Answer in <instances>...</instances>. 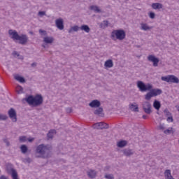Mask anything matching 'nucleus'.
<instances>
[{
	"instance_id": "obj_10",
	"label": "nucleus",
	"mask_w": 179,
	"mask_h": 179,
	"mask_svg": "<svg viewBox=\"0 0 179 179\" xmlns=\"http://www.w3.org/2000/svg\"><path fill=\"white\" fill-rule=\"evenodd\" d=\"M8 115L9 117L12 120L13 122H16V121H17V118L16 117V110H15L13 108H11L8 110Z\"/></svg>"
},
{
	"instance_id": "obj_22",
	"label": "nucleus",
	"mask_w": 179,
	"mask_h": 179,
	"mask_svg": "<svg viewBox=\"0 0 179 179\" xmlns=\"http://www.w3.org/2000/svg\"><path fill=\"white\" fill-rule=\"evenodd\" d=\"M43 41L46 44H52L54 42V38L47 36L44 38Z\"/></svg>"
},
{
	"instance_id": "obj_9",
	"label": "nucleus",
	"mask_w": 179,
	"mask_h": 179,
	"mask_svg": "<svg viewBox=\"0 0 179 179\" xmlns=\"http://www.w3.org/2000/svg\"><path fill=\"white\" fill-rule=\"evenodd\" d=\"M148 61L153 63V66H158L159 59L157 57H155V55H150L148 57Z\"/></svg>"
},
{
	"instance_id": "obj_28",
	"label": "nucleus",
	"mask_w": 179,
	"mask_h": 179,
	"mask_svg": "<svg viewBox=\"0 0 179 179\" xmlns=\"http://www.w3.org/2000/svg\"><path fill=\"white\" fill-rule=\"evenodd\" d=\"M15 80H18V82H20V83H24L26 82V80L23 77L20 76H15Z\"/></svg>"
},
{
	"instance_id": "obj_18",
	"label": "nucleus",
	"mask_w": 179,
	"mask_h": 179,
	"mask_svg": "<svg viewBox=\"0 0 179 179\" xmlns=\"http://www.w3.org/2000/svg\"><path fill=\"white\" fill-rule=\"evenodd\" d=\"M90 10H94L95 13H101V10L97 6H90Z\"/></svg>"
},
{
	"instance_id": "obj_29",
	"label": "nucleus",
	"mask_w": 179,
	"mask_h": 179,
	"mask_svg": "<svg viewBox=\"0 0 179 179\" xmlns=\"http://www.w3.org/2000/svg\"><path fill=\"white\" fill-rule=\"evenodd\" d=\"M20 150L22 153H23V155H25V153H27V150H29V148H27V145H22L20 147Z\"/></svg>"
},
{
	"instance_id": "obj_23",
	"label": "nucleus",
	"mask_w": 179,
	"mask_h": 179,
	"mask_svg": "<svg viewBox=\"0 0 179 179\" xmlns=\"http://www.w3.org/2000/svg\"><path fill=\"white\" fill-rule=\"evenodd\" d=\"M141 30H144V31H148V30H150L152 29V27L148 26V24L141 23Z\"/></svg>"
},
{
	"instance_id": "obj_50",
	"label": "nucleus",
	"mask_w": 179,
	"mask_h": 179,
	"mask_svg": "<svg viewBox=\"0 0 179 179\" xmlns=\"http://www.w3.org/2000/svg\"><path fill=\"white\" fill-rule=\"evenodd\" d=\"M34 141V138H28V141L33 142Z\"/></svg>"
},
{
	"instance_id": "obj_21",
	"label": "nucleus",
	"mask_w": 179,
	"mask_h": 179,
	"mask_svg": "<svg viewBox=\"0 0 179 179\" xmlns=\"http://www.w3.org/2000/svg\"><path fill=\"white\" fill-rule=\"evenodd\" d=\"M80 30L85 31V33H90V27L89 25L83 24L80 27Z\"/></svg>"
},
{
	"instance_id": "obj_51",
	"label": "nucleus",
	"mask_w": 179,
	"mask_h": 179,
	"mask_svg": "<svg viewBox=\"0 0 179 179\" xmlns=\"http://www.w3.org/2000/svg\"><path fill=\"white\" fill-rule=\"evenodd\" d=\"M143 120H146V118H148V116L146 115H143Z\"/></svg>"
},
{
	"instance_id": "obj_25",
	"label": "nucleus",
	"mask_w": 179,
	"mask_h": 179,
	"mask_svg": "<svg viewBox=\"0 0 179 179\" xmlns=\"http://www.w3.org/2000/svg\"><path fill=\"white\" fill-rule=\"evenodd\" d=\"M54 134H56L55 129H51L49 131V132L47 134V136L49 139H52L54 138Z\"/></svg>"
},
{
	"instance_id": "obj_3",
	"label": "nucleus",
	"mask_w": 179,
	"mask_h": 179,
	"mask_svg": "<svg viewBox=\"0 0 179 179\" xmlns=\"http://www.w3.org/2000/svg\"><path fill=\"white\" fill-rule=\"evenodd\" d=\"M8 34L11 36V38L14 41H18L19 44H21L22 45H26V44H27V42L29 41V37H27V35H19L16 30H8Z\"/></svg>"
},
{
	"instance_id": "obj_24",
	"label": "nucleus",
	"mask_w": 179,
	"mask_h": 179,
	"mask_svg": "<svg viewBox=\"0 0 179 179\" xmlns=\"http://www.w3.org/2000/svg\"><path fill=\"white\" fill-rule=\"evenodd\" d=\"M174 132H176V129H174V128L173 127L169 128L166 130L164 131V134H165L166 135H170V134H174Z\"/></svg>"
},
{
	"instance_id": "obj_35",
	"label": "nucleus",
	"mask_w": 179,
	"mask_h": 179,
	"mask_svg": "<svg viewBox=\"0 0 179 179\" xmlns=\"http://www.w3.org/2000/svg\"><path fill=\"white\" fill-rule=\"evenodd\" d=\"M6 120H8L6 115L0 114V121H6Z\"/></svg>"
},
{
	"instance_id": "obj_4",
	"label": "nucleus",
	"mask_w": 179,
	"mask_h": 179,
	"mask_svg": "<svg viewBox=\"0 0 179 179\" xmlns=\"http://www.w3.org/2000/svg\"><path fill=\"white\" fill-rule=\"evenodd\" d=\"M126 36L127 34L125 33V31L124 29L113 30L110 34V37L112 40H114V41H115V40L122 41V40L125 39Z\"/></svg>"
},
{
	"instance_id": "obj_26",
	"label": "nucleus",
	"mask_w": 179,
	"mask_h": 179,
	"mask_svg": "<svg viewBox=\"0 0 179 179\" xmlns=\"http://www.w3.org/2000/svg\"><path fill=\"white\" fill-rule=\"evenodd\" d=\"M152 97H155V96L153 95V93L152 92L151 90H150L149 92H148L145 96V99L149 101V100H150V99H152Z\"/></svg>"
},
{
	"instance_id": "obj_5",
	"label": "nucleus",
	"mask_w": 179,
	"mask_h": 179,
	"mask_svg": "<svg viewBox=\"0 0 179 179\" xmlns=\"http://www.w3.org/2000/svg\"><path fill=\"white\" fill-rule=\"evenodd\" d=\"M137 87L139 89L140 92H149L153 89V85L150 83L145 84L143 81H137Z\"/></svg>"
},
{
	"instance_id": "obj_42",
	"label": "nucleus",
	"mask_w": 179,
	"mask_h": 179,
	"mask_svg": "<svg viewBox=\"0 0 179 179\" xmlns=\"http://www.w3.org/2000/svg\"><path fill=\"white\" fill-rule=\"evenodd\" d=\"M3 141L4 143H6V146H10V143L9 142V141H8V139L4 138Z\"/></svg>"
},
{
	"instance_id": "obj_41",
	"label": "nucleus",
	"mask_w": 179,
	"mask_h": 179,
	"mask_svg": "<svg viewBox=\"0 0 179 179\" xmlns=\"http://www.w3.org/2000/svg\"><path fill=\"white\" fill-rule=\"evenodd\" d=\"M155 16H156V14H155V13L153 12H150L149 13V17H150V19H155Z\"/></svg>"
},
{
	"instance_id": "obj_45",
	"label": "nucleus",
	"mask_w": 179,
	"mask_h": 179,
	"mask_svg": "<svg viewBox=\"0 0 179 179\" xmlns=\"http://www.w3.org/2000/svg\"><path fill=\"white\" fill-rule=\"evenodd\" d=\"M66 113H68L69 114L72 113V108H66Z\"/></svg>"
},
{
	"instance_id": "obj_49",
	"label": "nucleus",
	"mask_w": 179,
	"mask_h": 179,
	"mask_svg": "<svg viewBox=\"0 0 179 179\" xmlns=\"http://www.w3.org/2000/svg\"><path fill=\"white\" fill-rule=\"evenodd\" d=\"M13 55H17V57H20V55L18 54L17 51H14V52H13Z\"/></svg>"
},
{
	"instance_id": "obj_14",
	"label": "nucleus",
	"mask_w": 179,
	"mask_h": 179,
	"mask_svg": "<svg viewBox=\"0 0 179 179\" xmlns=\"http://www.w3.org/2000/svg\"><path fill=\"white\" fill-rule=\"evenodd\" d=\"M87 174L88 177L91 179H94L96 178V176H97V173L94 170H90L87 172Z\"/></svg>"
},
{
	"instance_id": "obj_44",
	"label": "nucleus",
	"mask_w": 179,
	"mask_h": 179,
	"mask_svg": "<svg viewBox=\"0 0 179 179\" xmlns=\"http://www.w3.org/2000/svg\"><path fill=\"white\" fill-rule=\"evenodd\" d=\"M38 15L39 16H44V15H45V11H39L38 12Z\"/></svg>"
},
{
	"instance_id": "obj_7",
	"label": "nucleus",
	"mask_w": 179,
	"mask_h": 179,
	"mask_svg": "<svg viewBox=\"0 0 179 179\" xmlns=\"http://www.w3.org/2000/svg\"><path fill=\"white\" fill-rule=\"evenodd\" d=\"M142 107L145 114H148V115H150L151 113H153V110H152V103H150V102L149 101L143 102Z\"/></svg>"
},
{
	"instance_id": "obj_33",
	"label": "nucleus",
	"mask_w": 179,
	"mask_h": 179,
	"mask_svg": "<svg viewBox=\"0 0 179 179\" xmlns=\"http://www.w3.org/2000/svg\"><path fill=\"white\" fill-rule=\"evenodd\" d=\"M79 31V27L78 25L72 27L69 31V33H72V31Z\"/></svg>"
},
{
	"instance_id": "obj_36",
	"label": "nucleus",
	"mask_w": 179,
	"mask_h": 179,
	"mask_svg": "<svg viewBox=\"0 0 179 179\" xmlns=\"http://www.w3.org/2000/svg\"><path fill=\"white\" fill-rule=\"evenodd\" d=\"M104 178L106 179H114V175L113 174H105Z\"/></svg>"
},
{
	"instance_id": "obj_34",
	"label": "nucleus",
	"mask_w": 179,
	"mask_h": 179,
	"mask_svg": "<svg viewBox=\"0 0 179 179\" xmlns=\"http://www.w3.org/2000/svg\"><path fill=\"white\" fill-rule=\"evenodd\" d=\"M164 113L165 114V117H170L172 115L171 113L169 111V109L166 108L164 110Z\"/></svg>"
},
{
	"instance_id": "obj_30",
	"label": "nucleus",
	"mask_w": 179,
	"mask_h": 179,
	"mask_svg": "<svg viewBox=\"0 0 179 179\" xmlns=\"http://www.w3.org/2000/svg\"><path fill=\"white\" fill-rule=\"evenodd\" d=\"M101 29H107V27L108 26V20H104L103 22H101L99 24Z\"/></svg>"
},
{
	"instance_id": "obj_52",
	"label": "nucleus",
	"mask_w": 179,
	"mask_h": 179,
	"mask_svg": "<svg viewBox=\"0 0 179 179\" xmlns=\"http://www.w3.org/2000/svg\"><path fill=\"white\" fill-rule=\"evenodd\" d=\"M29 34H33V32H32V31H30V32H29Z\"/></svg>"
},
{
	"instance_id": "obj_48",
	"label": "nucleus",
	"mask_w": 179,
	"mask_h": 179,
	"mask_svg": "<svg viewBox=\"0 0 179 179\" xmlns=\"http://www.w3.org/2000/svg\"><path fill=\"white\" fill-rule=\"evenodd\" d=\"M159 129H164V124H160L159 126Z\"/></svg>"
},
{
	"instance_id": "obj_1",
	"label": "nucleus",
	"mask_w": 179,
	"mask_h": 179,
	"mask_svg": "<svg viewBox=\"0 0 179 179\" xmlns=\"http://www.w3.org/2000/svg\"><path fill=\"white\" fill-rule=\"evenodd\" d=\"M52 148L49 145L40 144L36 148L35 155L38 159H48L51 157Z\"/></svg>"
},
{
	"instance_id": "obj_15",
	"label": "nucleus",
	"mask_w": 179,
	"mask_h": 179,
	"mask_svg": "<svg viewBox=\"0 0 179 179\" xmlns=\"http://www.w3.org/2000/svg\"><path fill=\"white\" fill-rule=\"evenodd\" d=\"M123 155L127 157L132 156L134 155V152L133 150L131 149H124L122 150Z\"/></svg>"
},
{
	"instance_id": "obj_32",
	"label": "nucleus",
	"mask_w": 179,
	"mask_h": 179,
	"mask_svg": "<svg viewBox=\"0 0 179 179\" xmlns=\"http://www.w3.org/2000/svg\"><path fill=\"white\" fill-rule=\"evenodd\" d=\"M101 113H103V108L101 107H98V108L94 111V114H95V115H100Z\"/></svg>"
},
{
	"instance_id": "obj_13",
	"label": "nucleus",
	"mask_w": 179,
	"mask_h": 179,
	"mask_svg": "<svg viewBox=\"0 0 179 179\" xmlns=\"http://www.w3.org/2000/svg\"><path fill=\"white\" fill-rule=\"evenodd\" d=\"M129 108L134 113H139V106L136 103H131L129 105Z\"/></svg>"
},
{
	"instance_id": "obj_37",
	"label": "nucleus",
	"mask_w": 179,
	"mask_h": 179,
	"mask_svg": "<svg viewBox=\"0 0 179 179\" xmlns=\"http://www.w3.org/2000/svg\"><path fill=\"white\" fill-rule=\"evenodd\" d=\"M39 34L41 36H47V31L43 30V29H39Z\"/></svg>"
},
{
	"instance_id": "obj_39",
	"label": "nucleus",
	"mask_w": 179,
	"mask_h": 179,
	"mask_svg": "<svg viewBox=\"0 0 179 179\" xmlns=\"http://www.w3.org/2000/svg\"><path fill=\"white\" fill-rule=\"evenodd\" d=\"M19 141L20 142H26V141H27L26 136H20L19 137Z\"/></svg>"
},
{
	"instance_id": "obj_40",
	"label": "nucleus",
	"mask_w": 179,
	"mask_h": 179,
	"mask_svg": "<svg viewBox=\"0 0 179 179\" xmlns=\"http://www.w3.org/2000/svg\"><path fill=\"white\" fill-rule=\"evenodd\" d=\"M166 121H168V122H173L174 119L173 118V115L168 116Z\"/></svg>"
},
{
	"instance_id": "obj_11",
	"label": "nucleus",
	"mask_w": 179,
	"mask_h": 179,
	"mask_svg": "<svg viewBox=\"0 0 179 179\" xmlns=\"http://www.w3.org/2000/svg\"><path fill=\"white\" fill-rule=\"evenodd\" d=\"M89 106L92 108H99V107L101 106V103H100V101L97 99H94L89 103Z\"/></svg>"
},
{
	"instance_id": "obj_17",
	"label": "nucleus",
	"mask_w": 179,
	"mask_h": 179,
	"mask_svg": "<svg viewBox=\"0 0 179 179\" xmlns=\"http://www.w3.org/2000/svg\"><path fill=\"white\" fill-rule=\"evenodd\" d=\"M153 107L154 108H155V110L159 111L160 110V108L162 107V103H160V101L155 100L153 102Z\"/></svg>"
},
{
	"instance_id": "obj_20",
	"label": "nucleus",
	"mask_w": 179,
	"mask_h": 179,
	"mask_svg": "<svg viewBox=\"0 0 179 179\" xmlns=\"http://www.w3.org/2000/svg\"><path fill=\"white\" fill-rule=\"evenodd\" d=\"M152 9H163V4L160 3H153L152 4Z\"/></svg>"
},
{
	"instance_id": "obj_31",
	"label": "nucleus",
	"mask_w": 179,
	"mask_h": 179,
	"mask_svg": "<svg viewBox=\"0 0 179 179\" xmlns=\"http://www.w3.org/2000/svg\"><path fill=\"white\" fill-rule=\"evenodd\" d=\"M127 141H120L117 143V147L118 148H124V146H127Z\"/></svg>"
},
{
	"instance_id": "obj_19",
	"label": "nucleus",
	"mask_w": 179,
	"mask_h": 179,
	"mask_svg": "<svg viewBox=\"0 0 179 179\" xmlns=\"http://www.w3.org/2000/svg\"><path fill=\"white\" fill-rule=\"evenodd\" d=\"M166 179H174L173 176H171V171L170 169H166L164 172Z\"/></svg>"
},
{
	"instance_id": "obj_43",
	"label": "nucleus",
	"mask_w": 179,
	"mask_h": 179,
	"mask_svg": "<svg viewBox=\"0 0 179 179\" xmlns=\"http://www.w3.org/2000/svg\"><path fill=\"white\" fill-rule=\"evenodd\" d=\"M24 160L27 163H31V158L30 157L25 158Z\"/></svg>"
},
{
	"instance_id": "obj_2",
	"label": "nucleus",
	"mask_w": 179,
	"mask_h": 179,
	"mask_svg": "<svg viewBox=\"0 0 179 179\" xmlns=\"http://www.w3.org/2000/svg\"><path fill=\"white\" fill-rule=\"evenodd\" d=\"M27 101L29 106H33V107H38L43 104L44 102V98L43 95L37 94L35 96L29 95L26 98L22 99V101Z\"/></svg>"
},
{
	"instance_id": "obj_6",
	"label": "nucleus",
	"mask_w": 179,
	"mask_h": 179,
	"mask_svg": "<svg viewBox=\"0 0 179 179\" xmlns=\"http://www.w3.org/2000/svg\"><path fill=\"white\" fill-rule=\"evenodd\" d=\"M162 80L164 82H167V83H179V79L174 75H169L167 76H162L161 78Z\"/></svg>"
},
{
	"instance_id": "obj_12",
	"label": "nucleus",
	"mask_w": 179,
	"mask_h": 179,
	"mask_svg": "<svg viewBox=\"0 0 179 179\" xmlns=\"http://www.w3.org/2000/svg\"><path fill=\"white\" fill-rule=\"evenodd\" d=\"M55 24L59 30H64V20L59 18L55 20Z\"/></svg>"
},
{
	"instance_id": "obj_46",
	"label": "nucleus",
	"mask_w": 179,
	"mask_h": 179,
	"mask_svg": "<svg viewBox=\"0 0 179 179\" xmlns=\"http://www.w3.org/2000/svg\"><path fill=\"white\" fill-rule=\"evenodd\" d=\"M0 179H9V178L8 176L2 175L0 176Z\"/></svg>"
},
{
	"instance_id": "obj_8",
	"label": "nucleus",
	"mask_w": 179,
	"mask_h": 179,
	"mask_svg": "<svg viewBox=\"0 0 179 179\" xmlns=\"http://www.w3.org/2000/svg\"><path fill=\"white\" fill-rule=\"evenodd\" d=\"M95 129H108V124L104 122H99L94 124Z\"/></svg>"
},
{
	"instance_id": "obj_38",
	"label": "nucleus",
	"mask_w": 179,
	"mask_h": 179,
	"mask_svg": "<svg viewBox=\"0 0 179 179\" xmlns=\"http://www.w3.org/2000/svg\"><path fill=\"white\" fill-rule=\"evenodd\" d=\"M17 92L18 94L23 93V87H22L21 86H18L17 88Z\"/></svg>"
},
{
	"instance_id": "obj_16",
	"label": "nucleus",
	"mask_w": 179,
	"mask_h": 179,
	"mask_svg": "<svg viewBox=\"0 0 179 179\" xmlns=\"http://www.w3.org/2000/svg\"><path fill=\"white\" fill-rule=\"evenodd\" d=\"M104 66L106 68H113L114 66V62L111 59H108L105 62Z\"/></svg>"
},
{
	"instance_id": "obj_47",
	"label": "nucleus",
	"mask_w": 179,
	"mask_h": 179,
	"mask_svg": "<svg viewBox=\"0 0 179 179\" xmlns=\"http://www.w3.org/2000/svg\"><path fill=\"white\" fill-rule=\"evenodd\" d=\"M31 66H32V68H36L37 66V63L36 62H34L31 64Z\"/></svg>"
},
{
	"instance_id": "obj_27",
	"label": "nucleus",
	"mask_w": 179,
	"mask_h": 179,
	"mask_svg": "<svg viewBox=\"0 0 179 179\" xmlns=\"http://www.w3.org/2000/svg\"><path fill=\"white\" fill-rule=\"evenodd\" d=\"M151 92H152L154 96H159L162 93V90L152 89V90H151Z\"/></svg>"
}]
</instances>
